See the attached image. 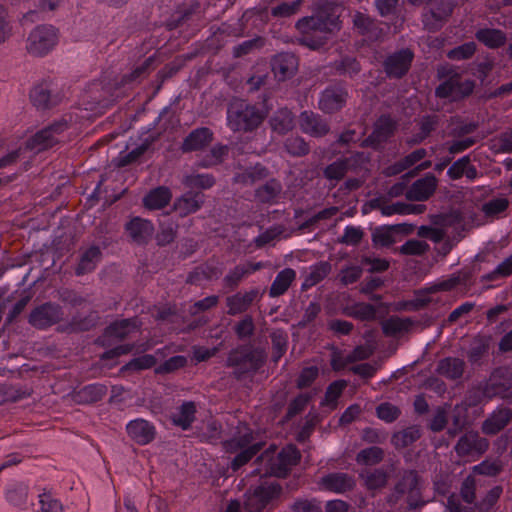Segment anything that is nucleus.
Segmentation results:
<instances>
[{"label": "nucleus", "instance_id": "1", "mask_svg": "<svg viewBox=\"0 0 512 512\" xmlns=\"http://www.w3.org/2000/svg\"><path fill=\"white\" fill-rule=\"evenodd\" d=\"M267 358L268 354L265 348L246 343L229 351L225 365L234 368L232 377L241 381L249 374L253 375L259 372L265 366Z\"/></svg>", "mask_w": 512, "mask_h": 512}, {"label": "nucleus", "instance_id": "2", "mask_svg": "<svg viewBox=\"0 0 512 512\" xmlns=\"http://www.w3.org/2000/svg\"><path fill=\"white\" fill-rule=\"evenodd\" d=\"M283 493V487L278 482H263L245 493V512H269L277 506Z\"/></svg>", "mask_w": 512, "mask_h": 512}, {"label": "nucleus", "instance_id": "3", "mask_svg": "<svg viewBox=\"0 0 512 512\" xmlns=\"http://www.w3.org/2000/svg\"><path fill=\"white\" fill-rule=\"evenodd\" d=\"M229 121L234 130L252 132L256 130L267 117V111L244 100H236L229 108Z\"/></svg>", "mask_w": 512, "mask_h": 512}, {"label": "nucleus", "instance_id": "4", "mask_svg": "<svg viewBox=\"0 0 512 512\" xmlns=\"http://www.w3.org/2000/svg\"><path fill=\"white\" fill-rule=\"evenodd\" d=\"M295 27L301 34L299 43L313 50L323 47L330 36L326 34L324 23L314 13L299 19Z\"/></svg>", "mask_w": 512, "mask_h": 512}, {"label": "nucleus", "instance_id": "5", "mask_svg": "<svg viewBox=\"0 0 512 512\" xmlns=\"http://www.w3.org/2000/svg\"><path fill=\"white\" fill-rule=\"evenodd\" d=\"M475 86L474 80H463L461 74H453L450 79L444 80L435 88V96L449 99L451 102H460L472 95Z\"/></svg>", "mask_w": 512, "mask_h": 512}, {"label": "nucleus", "instance_id": "6", "mask_svg": "<svg viewBox=\"0 0 512 512\" xmlns=\"http://www.w3.org/2000/svg\"><path fill=\"white\" fill-rule=\"evenodd\" d=\"M349 91L343 81L328 85L320 94L318 108L324 114L334 115L347 105Z\"/></svg>", "mask_w": 512, "mask_h": 512}, {"label": "nucleus", "instance_id": "7", "mask_svg": "<svg viewBox=\"0 0 512 512\" xmlns=\"http://www.w3.org/2000/svg\"><path fill=\"white\" fill-rule=\"evenodd\" d=\"M488 399L501 397L512 404V369L507 366L495 368L485 382Z\"/></svg>", "mask_w": 512, "mask_h": 512}, {"label": "nucleus", "instance_id": "8", "mask_svg": "<svg viewBox=\"0 0 512 512\" xmlns=\"http://www.w3.org/2000/svg\"><path fill=\"white\" fill-rule=\"evenodd\" d=\"M62 320V307L52 302H45L35 307L28 316V323L39 330L58 324Z\"/></svg>", "mask_w": 512, "mask_h": 512}, {"label": "nucleus", "instance_id": "9", "mask_svg": "<svg viewBox=\"0 0 512 512\" xmlns=\"http://www.w3.org/2000/svg\"><path fill=\"white\" fill-rule=\"evenodd\" d=\"M369 161V156L365 155L364 152H357L351 157L339 158L327 165L323 170V176L329 181H340L344 179L348 171H355Z\"/></svg>", "mask_w": 512, "mask_h": 512}, {"label": "nucleus", "instance_id": "10", "mask_svg": "<svg viewBox=\"0 0 512 512\" xmlns=\"http://www.w3.org/2000/svg\"><path fill=\"white\" fill-rule=\"evenodd\" d=\"M57 34L52 26H37L29 35L27 49L34 55L47 53L56 43Z\"/></svg>", "mask_w": 512, "mask_h": 512}, {"label": "nucleus", "instance_id": "11", "mask_svg": "<svg viewBox=\"0 0 512 512\" xmlns=\"http://www.w3.org/2000/svg\"><path fill=\"white\" fill-rule=\"evenodd\" d=\"M66 127V122H55L43 128L25 142V149H37V151L40 152L53 147L58 143L56 135L63 132Z\"/></svg>", "mask_w": 512, "mask_h": 512}, {"label": "nucleus", "instance_id": "12", "mask_svg": "<svg viewBox=\"0 0 512 512\" xmlns=\"http://www.w3.org/2000/svg\"><path fill=\"white\" fill-rule=\"evenodd\" d=\"M488 439L481 437L478 431L467 430L456 443L454 450L459 457L483 455L489 448Z\"/></svg>", "mask_w": 512, "mask_h": 512}, {"label": "nucleus", "instance_id": "13", "mask_svg": "<svg viewBox=\"0 0 512 512\" xmlns=\"http://www.w3.org/2000/svg\"><path fill=\"white\" fill-rule=\"evenodd\" d=\"M135 328H137L136 318L116 320L104 329L102 335L95 340V344L109 347L112 345V339L122 341Z\"/></svg>", "mask_w": 512, "mask_h": 512}, {"label": "nucleus", "instance_id": "14", "mask_svg": "<svg viewBox=\"0 0 512 512\" xmlns=\"http://www.w3.org/2000/svg\"><path fill=\"white\" fill-rule=\"evenodd\" d=\"M414 54L410 49H402L389 55L383 62V68L389 78L401 79L412 64Z\"/></svg>", "mask_w": 512, "mask_h": 512}, {"label": "nucleus", "instance_id": "15", "mask_svg": "<svg viewBox=\"0 0 512 512\" xmlns=\"http://www.w3.org/2000/svg\"><path fill=\"white\" fill-rule=\"evenodd\" d=\"M422 478L415 469L404 470L400 479L395 483L385 501L389 507H394L400 499L416 486H420Z\"/></svg>", "mask_w": 512, "mask_h": 512}, {"label": "nucleus", "instance_id": "16", "mask_svg": "<svg viewBox=\"0 0 512 512\" xmlns=\"http://www.w3.org/2000/svg\"><path fill=\"white\" fill-rule=\"evenodd\" d=\"M340 6L333 1L319 2L313 12L320 19L326 29V34L333 35L341 29Z\"/></svg>", "mask_w": 512, "mask_h": 512}, {"label": "nucleus", "instance_id": "17", "mask_svg": "<svg viewBox=\"0 0 512 512\" xmlns=\"http://www.w3.org/2000/svg\"><path fill=\"white\" fill-rule=\"evenodd\" d=\"M298 57L292 52H281L273 56L270 62L272 72L278 81H286L298 71Z\"/></svg>", "mask_w": 512, "mask_h": 512}, {"label": "nucleus", "instance_id": "18", "mask_svg": "<svg viewBox=\"0 0 512 512\" xmlns=\"http://www.w3.org/2000/svg\"><path fill=\"white\" fill-rule=\"evenodd\" d=\"M438 179L432 173H427L423 178L416 180L405 192L408 201H427L436 191Z\"/></svg>", "mask_w": 512, "mask_h": 512}, {"label": "nucleus", "instance_id": "19", "mask_svg": "<svg viewBox=\"0 0 512 512\" xmlns=\"http://www.w3.org/2000/svg\"><path fill=\"white\" fill-rule=\"evenodd\" d=\"M352 23L357 34L370 41H378L383 36L384 32L378 21L368 14L355 12Z\"/></svg>", "mask_w": 512, "mask_h": 512}, {"label": "nucleus", "instance_id": "20", "mask_svg": "<svg viewBox=\"0 0 512 512\" xmlns=\"http://www.w3.org/2000/svg\"><path fill=\"white\" fill-rule=\"evenodd\" d=\"M418 325H420L419 321H415L410 317L401 318L396 315H392L381 322L384 336L397 339L412 333L414 327Z\"/></svg>", "mask_w": 512, "mask_h": 512}, {"label": "nucleus", "instance_id": "21", "mask_svg": "<svg viewBox=\"0 0 512 512\" xmlns=\"http://www.w3.org/2000/svg\"><path fill=\"white\" fill-rule=\"evenodd\" d=\"M512 421V409L501 406L494 410L481 424L483 434L493 436L501 432Z\"/></svg>", "mask_w": 512, "mask_h": 512}, {"label": "nucleus", "instance_id": "22", "mask_svg": "<svg viewBox=\"0 0 512 512\" xmlns=\"http://www.w3.org/2000/svg\"><path fill=\"white\" fill-rule=\"evenodd\" d=\"M213 141V132L207 127L197 128L191 131L181 144L183 153L205 149Z\"/></svg>", "mask_w": 512, "mask_h": 512}, {"label": "nucleus", "instance_id": "23", "mask_svg": "<svg viewBox=\"0 0 512 512\" xmlns=\"http://www.w3.org/2000/svg\"><path fill=\"white\" fill-rule=\"evenodd\" d=\"M125 229L132 241L139 245L147 244L154 233L153 224L140 217L132 218L126 223Z\"/></svg>", "mask_w": 512, "mask_h": 512}, {"label": "nucleus", "instance_id": "24", "mask_svg": "<svg viewBox=\"0 0 512 512\" xmlns=\"http://www.w3.org/2000/svg\"><path fill=\"white\" fill-rule=\"evenodd\" d=\"M300 127L304 133L314 137H323L329 133L328 123L312 111H304L300 115Z\"/></svg>", "mask_w": 512, "mask_h": 512}, {"label": "nucleus", "instance_id": "25", "mask_svg": "<svg viewBox=\"0 0 512 512\" xmlns=\"http://www.w3.org/2000/svg\"><path fill=\"white\" fill-rule=\"evenodd\" d=\"M30 100L37 109L47 110L58 105L62 96L52 91L43 83L36 85L30 92Z\"/></svg>", "mask_w": 512, "mask_h": 512}, {"label": "nucleus", "instance_id": "26", "mask_svg": "<svg viewBox=\"0 0 512 512\" xmlns=\"http://www.w3.org/2000/svg\"><path fill=\"white\" fill-rule=\"evenodd\" d=\"M128 435L138 444L146 445L155 438V427L144 419L132 420L128 423Z\"/></svg>", "mask_w": 512, "mask_h": 512}, {"label": "nucleus", "instance_id": "27", "mask_svg": "<svg viewBox=\"0 0 512 512\" xmlns=\"http://www.w3.org/2000/svg\"><path fill=\"white\" fill-rule=\"evenodd\" d=\"M320 484L327 491L345 493L353 490L355 481L346 473H330L321 478Z\"/></svg>", "mask_w": 512, "mask_h": 512}, {"label": "nucleus", "instance_id": "28", "mask_svg": "<svg viewBox=\"0 0 512 512\" xmlns=\"http://www.w3.org/2000/svg\"><path fill=\"white\" fill-rule=\"evenodd\" d=\"M204 198L205 196L201 191L190 190L176 199L173 208L179 211L180 216L183 217L198 211L204 204Z\"/></svg>", "mask_w": 512, "mask_h": 512}, {"label": "nucleus", "instance_id": "29", "mask_svg": "<svg viewBox=\"0 0 512 512\" xmlns=\"http://www.w3.org/2000/svg\"><path fill=\"white\" fill-rule=\"evenodd\" d=\"M199 7L200 5L198 2L179 4L176 7L175 12L164 23L165 28L168 31H172L181 27L184 23L191 19Z\"/></svg>", "mask_w": 512, "mask_h": 512}, {"label": "nucleus", "instance_id": "30", "mask_svg": "<svg viewBox=\"0 0 512 512\" xmlns=\"http://www.w3.org/2000/svg\"><path fill=\"white\" fill-rule=\"evenodd\" d=\"M172 193L166 186H159L150 190L143 198V206L149 210H159L166 207L171 201Z\"/></svg>", "mask_w": 512, "mask_h": 512}, {"label": "nucleus", "instance_id": "31", "mask_svg": "<svg viewBox=\"0 0 512 512\" xmlns=\"http://www.w3.org/2000/svg\"><path fill=\"white\" fill-rule=\"evenodd\" d=\"M465 368L466 363L463 359L446 357L439 361L437 372L450 380H458L463 376Z\"/></svg>", "mask_w": 512, "mask_h": 512}, {"label": "nucleus", "instance_id": "32", "mask_svg": "<svg viewBox=\"0 0 512 512\" xmlns=\"http://www.w3.org/2000/svg\"><path fill=\"white\" fill-rule=\"evenodd\" d=\"M475 38L490 49H498L507 42L506 33L496 28H481L476 31Z\"/></svg>", "mask_w": 512, "mask_h": 512}, {"label": "nucleus", "instance_id": "33", "mask_svg": "<svg viewBox=\"0 0 512 512\" xmlns=\"http://www.w3.org/2000/svg\"><path fill=\"white\" fill-rule=\"evenodd\" d=\"M360 477L364 481V485L368 491L374 492L384 489L389 481V473L383 468H375L367 470L360 474Z\"/></svg>", "mask_w": 512, "mask_h": 512}, {"label": "nucleus", "instance_id": "34", "mask_svg": "<svg viewBox=\"0 0 512 512\" xmlns=\"http://www.w3.org/2000/svg\"><path fill=\"white\" fill-rule=\"evenodd\" d=\"M332 68L339 76H343L350 80L357 77L362 71V65L354 56L345 55L340 60H336L332 64Z\"/></svg>", "mask_w": 512, "mask_h": 512}, {"label": "nucleus", "instance_id": "35", "mask_svg": "<svg viewBox=\"0 0 512 512\" xmlns=\"http://www.w3.org/2000/svg\"><path fill=\"white\" fill-rule=\"evenodd\" d=\"M422 436L421 429L418 425L409 426L403 430L394 432L391 436V444L396 450L404 449Z\"/></svg>", "mask_w": 512, "mask_h": 512}, {"label": "nucleus", "instance_id": "36", "mask_svg": "<svg viewBox=\"0 0 512 512\" xmlns=\"http://www.w3.org/2000/svg\"><path fill=\"white\" fill-rule=\"evenodd\" d=\"M491 340V336L487 335H476L473 338L471 348L467 352L468 361L472 365H480V360L488 355Z\"/></svg>", "mask_w": 512, "mask_h": 512}, {"label": "nucleus", "instance_id": "37", "mask_svg": "<svg viewBox=\"0 0 512 512\" xmlns=\"http://www.w3.org/2000/svg\"><path fill=\"white\" fill-rule=\"evenodd\" d=\"M271 129L278 134H286L294 128L293 113L287 108H281L269 119Z\"/></svg>", "mask_w": 512, "mask_h": 512}, {"label": "nucleus", "instance_id": "38", "mask_svg": "<svg viewBox=\"0 0 512 512\" xmlns=\"http://www.w3.org/2000/svg\"><path fill=\"white\" fill-rule=\"evenodd\" d=\"M282 185L275 179L271 178L265 184L259 186L255 192V199L262 204H270L281 194Z\"/></svg>", "mask_w": 512, "mask_h": 512}, {"label": "nucleus", "instance_id": "39", "mask_svg": "<svg viewBox=\"0 0 512 512\" xmlns=\"http://www.w3.org/2000/svg\"><path fill=\"white\" fill-rule=\"evenodd\" d=\"M102 253L98 246H91L80 257L79 263L75 268L77 276L85 275L93 271L96 263L101 259Z\"/></svg>", "mask_w": 512, "mask_h": 512}, {"label": "nucleus", "instance_id": "40", "mask_svg": "<svg viewBox=\"0 0 512 512\" xmlns=\"http://www.w3.org/2000/svg\"><path fill=\"white\" fill-rule=\"evenodd\" d=\"M258 291L251 290L245 294L237 293L227 298L228 314L235 315L248 309L256 298Z\"/></svg>", "mask_w": 512, "mask_h": 512}, {"label": "nucleus", "instance_id": "41", "mask_svg": "<svg viewBox=\"0 0 512 512\" xmlns=\"http://www.w3.org/2000/svg\"><path fill=\"white\" fill-rule=\"evenodd\" d=\"M295 277L296 273L291 268H285L280 271L270 287L269 295L271 297H279L283 295L288 290Z\"/></svg>", "mask_w": 512, "mask_h": 512}, {"label": "nucleus", "instance_id": "42", "mask_svg": "<svg viewBox=\"0 0 512 512\" xmlns=\"http://www.w3.org/2000/svg\"><path fill=\"white\" fill-rule=\"evenodd\" d=\"M343 313L360 321H374L376 319V307L370 303L358 302L348 306Z\"/></svg>", "mask_w": 512, "mask_h": 512}, {"label": "nucleus", "instance_id": "43", "mask_svg": "<svg viewBox=\"0 0 512 512\" xmlns=\"http://www.w3.org/2000/svg\"><path fill=\"white\" fill-rule=\"evenodd\" d=\"M268 175L269 170L261 163H257L255 166L244 170L242 173H238L234 181L243 185L254 184L257 181L267 178Z\"/></svg>", "mask_w": 512, "mask_h": 512}, {"label": "nucleus", "instance_id": "44", "mask_svg": "<svg viewBox=\"0 0 512 512\" xmlns=\"http://www.w3.org/2000/svg\"><path fill=\"white\" fill-rule=\"evenodd\" d=\"M470 426L468 412L465 407L456 405L452 410V423L447 430V434L454 438Z\"/></svg>", "mask_w": 512, "mask_h": 512}, {"label": "nucleus", "instance_id": "45", "mask_svg": "<svg viewBox=\"0 0 512 512\" xmlns=\"http://www.w3.org/2000/svg\"><path fill=\"white\" fill-rule=\"evenodd\" d=\"M348 386V382L344 379L333 381L328 385L325 391L324 399L321 406H330L332 409L337 407V400L341 397L344 389Z\"/></svg>", "mask_w": 512, "mask_h": 512}, {"label": "nucleus", "instance_id": "46", "mask_svg": "<svg viewBox=\"0 0 512 512\" xmlns=\"http://www.w3.org/2000/svg\"><path fill=\"white\" fill-rule=\"evenodd\" d=\"M430 222L437 227H454L463 221L461 211L450 209L448 212L430 215Z\"/></svg>", "mask_w": 512, "mask_h": 512}, {"label": "nucleus", "instance_id": "47", "mask_svg": "<svg viewBox=\"0 0 512 512\" xmlns=\"http://www.w3.org/2000/svg\"><path fill=\"white\" fill-rule=\"evenodd\" d=\"M385 452L379 446H371L359 451L356 455V462L361 465L374 466L384 460Z\"/></svg>", "mask_w": 512, "mask_h": 512}, {"label": "nucleus", "instance_id": "48", "mask_svg": "<svg viewBox=\"0 0 512 512\" xmlns=\"http://www.w3.org/2000/svg\"><path fill=\"white\" fill-rule=\"evenodd\" d=\"M332 266L328 261H321L313 266L310 274L302 284V290H306L322 281L330 272Z\"/></svg>", "mask_w": 512, "mask_h": 512}, {"label": "nucleus", "instance_id": "49", "mask_svg": "<svg viewBox=\"0 0 512 512\" xmlns=\"http://www.w3.org/2000/svg\"><path fill=\"white\" fill-rule=\"evenodd\" d=\"M484 398L488 399L486 385L479 384L467 390L464 400L461 404H458V406L465 407L466 412H468L469 408L476 407L481 404Z\"/></svg>", "mask_w": 512, "mask_h": 512}, {"label": "nucleus", "instance_id": "50", "mask_svg": "<svg viewBox=\"0 0 512 512\" xmlns=\"http://www.w3.org/2000/svg\"><path fill=\"white\" fill-rule=\"evenodd\" d=\"M426 210L424 204H408L404 202H396L382 209V214L390 216L392 214H422Z\"/></svg>", "mask_w": 512, "mask_h": 512}, {"label": "nucleus", "instance_id": "51", "mask_svg": "<svg viewBox=\"0 0 512 512\" xmlns=\"http://www.w3.org/2000/svg\"><path fill=\"white\" fill-rule=\"evenodd\" d=\"M272 342V361L278 363L287 351V334L282 330H275L270 334Z\"/></svg>", "mask_w": 512, "mask_h": 512}, {"label": "nucleus", "instance_id": "52", "mask_svg": "<svg viewBox=\"0 0 512 512\" xmlns=\"http://www.w3.org/2000/svg\"><path fill=\"white\" fill-rule=\"evenodd\" d=\"M264 446L263 442L255 443L241 451L231 461V469L233 471L239 470L246 465Z\"/></svg>", "mask_w": 512, "mask_h": 512}, {"label": "nucleus", "instance_id": "53", "mask_svg": "<svg viewBox=\"0 0 512 512\" xmlns=\"http://www.w3.org/2000/svg\"><path fill=\"white\" fill-rule=\"evenodd\" d=\"M157 364V359L154 355L145 354L140 357L131 359L128 363L123 365L120 373L124 374L129 371H141L154 367Z\"/></svg>", "mask_w": 512, "mask_h": 512}, {"label": "nucleus", "instance_id": "54", "mask_svg": "<svg viewBox=\"0 0 512 512\" xmlns=\"http://www.w3.org/2000/svg\"><path fill=\"white\" fill-rule=\"evenodd\" d=\"M196 405L194 402H184L180 407V414L173 418V423L183 430L190 428L195 419Z\"/></svg>", "mask_w": 512, "mask_h": 512}, {"label": "nucleus", "instance_id": "55", "mask_svg": "<svg viewBox=\"0 0 512 512\" xmlns=\"http://www.w3.org/2000/svg\"><path fill=\"white\" fill-rule=\"evenodd\" d=\"M312 396L308 393H301L296 396L288 405L287 412L283 418V422L290 421L293 417L300 414L307 404L311 401Z\"/></svg>", "mask_w": 512, "mask_h": 512}, {"label": "nucleus", "instance_id": "56", "mask_svg": "<svg viewBox=\"0 0 512 512\" xmlns=\"http://www.w3.org/2000/svg\"><path fill=\"white\" fill-rule=\"evenodd\" d=\"M286 151L297 157H302L310 152L309 144L300 136H291L284 143Z\"/></svg>", "mask_w": 512, "mask_h": 512}, {"label": "nucleus", "instance_id": "57", "mask_svg": "<svg viewBox=\"0 0 512 512\" xmlns=\"http://www.w3.org/2000/svg\"><path fill=\"white\" fill-rule=\"evenodd\" d=\"M429 244L425 241L410 239L406 241L400 248L399 252L407 256H422L429 251Z\"/></svg>", "mask_w": 512, "mask_h": 512}, {"label": "nucleus", "instance_id": "58", "mask_svg": "<svg viewBox=\"0 0 512 512\" xmlns=\"http://www.w3.org/2000/svg\"><path fill=\"white\" fill-rule=\"evenodd\" d=\"M183 183L190 189H209L215 184V178L209 174L188 175L184 178Z\"/></svg>", "mask_w": 512, "mask_h": 512}, {"label": "nucleus", "instance_id": "59", "mask_svg": "<svg viewBox=\"0 0 512 512\" xmlns=\"http://www.w3.org/2000/svg\"><path fill=\"white\" fill-rule=\"evenodd\" d=\"M292 512H323L319 500L313 498H297L290 506Z\"/></svg>", "mask_w": 512, "mask_h": 512}, {"label": "nucleus", "instance_id": "60", "mask_svg": "<svg viewBox=\"0 0 512 512\" xmlns=\"http://www.w3.org/2000/svg\"><path fill=\"white\" fill-rule=\"evenodd\" d=\"M187 365V359L185 356L177 355L169 358L161 365L155 368L156 374H169L173 373Z\"/></svg>", "mask_w": 512, "mask_h": 512}, {"label": "nucleus", "instance_id": "61", "mask_svg": "<svg viewBox=\"0 0 512 512\" xmlns=\"http://www.w3.org/2000/svg\"><path fill=\"white\" fill-rule=\"evenodd\" d=\"M401 410L390 402H383L376 407V415L379 419L391 423L398 419Z\"/></svg>", "mask_w": 512, "mask_h": 512}, {"label": "nucleus", "instance_id": "62", "mask_svg": "<svg viewBox=\"0 0 512 512\" xmlns=\"http://www.w3.org/2000/svg\"><path fill=\"white\" fill-rule=\"evenodd\" d=\"M475 42H466L448 51L447 57L451 60H466L471 58L476 52Z\"/></svg>", "mask_w": 512, "mask_h": 512}, {"label": "nucleus", "instance_id": "63", "mask_svg": "<svg viewBox=\"0 0 512 512\" xmlns=\"http://www.w3.org/2000/svg\"><path fill=\"white\" fill-rule=\"evenodd\" d=\"M502 493L501 486H495L489 490L486 496L479 502L475 503V509L479 512H489L491 508L497 503Z\"/></svg>", "mask_w": 512, "mask_h": 512}, {"label": "nucleus", "instance_id": "64", "mask_svg": "<svg viewBox=\"0 0 512 512\" xmlns=\"http://www.w3.org/2000/svg\"><path fill=\"white\" fill-rule=\"evenodd\" d=\"M397 123L388 114L381 115L374 124V129L387 140L394 135Z\"/></svg>", "mask_w": 512, "mask_h": 512}]
</instances>
